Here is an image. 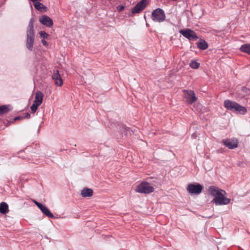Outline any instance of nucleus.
<instances>
[{
	"instance_id": "20",
	"label": "nucleus",
	"mask_w": 250,
	"mask_h": 250,
	"mask_svg": "<svg viewBox=\"0 0 250 250\" xmlns=\"http://www.w3.org/2000/svg\"><path fill=\"white\" fill-rule=\"evenodd\" d=\"M240 50L250 55V43H245L241 46Z\"/></svg>"
},
{
	"instance_id": "15",
	"label": "nucleus",
	"mask_w": 250,
	"mask_h": 250,
	"mask_svg": "<svg viewBox=\"0 0 250 250\" xmlns=\"http://www.w3.org/2000/svg\"><path fill=\"white\" fill-rule=\"evenodd\" d=\"M93 191L91 188H84L82 190L81 195L83 197H89L93 195Z\"/></svg>"
},
{
	"instance_id": "8",
	"label": "nucleus",
	"mask_w": 250,
	"mask_h": 250,
	"mask_svg": "<svg viewBox=\"0 0 250 250\" xmlns=\"http://www.w3.org/2000/svg\"><path fill=\"white\" fill-rule=\"evenodd\" d=\"M183 92L185 93V97L188 104H192L196 101L197 98L193 91L184 90Z\"/></svg>"
},
{
	"instance_id": "11",
	"label": "nucleus",
	"mask_w": 250,
	"mask_h": 250,
	"mask_svg": "<svg viewBox=\"0 0 250 250\" xmlns=\"http://www.w3.org/2000/svg\"><path fill=\"white\" fill-rule=\"evenodd\" d=\"M39 21L42 24L48 27H51L53 24L52 20L47 15L41 16L39 19Z\"/></svg>"
},
{
	"instance_id": "17",
	"label": "nucleus",
	"mask_w": 250,
	"mask_h": 250,
	"mask_svg": "<svg viewBox=\"0 0 250 250\" xmlns=\"http://www.w3.org/2000/svg\"><path fill=\"white\" fill-rule=\"evenodd\" d=\"M8 212L9 208L8 204L4 202L0 203V213L5 214Z\"/></svg>"
},
{
	"instance_id": "6",
	"label": "nucleus",
	"mask_w": 250,
	"mask_h": 250,
	"mask_svg": "<svg viewBox=\"0 0 250 250\" xmlns=\"http://www.w3.org/2000/svg\"><path fill=\"white\" fill-rule=\"evenodd\" d=\"M226 194V192L225 193L222 192L217 197H215L212 202L218 205H226L229 204L230 202V199L225 197V194Z\"/></svg>"
},
{
	"instance_id": "23",
	"label": "nucleus",
	"mask_w": 250,
	"mask_h": 250,
	"mask_svg": "<svg viewBox=\"0 0 250 250\" xmlns=\"http://www.w3.org/2000/svg\"><path fill=\"white\" fill-rule=\"evenodd\" d=\"M189 66L193 69H197L200 66V63L199 62H196L195 61L192 60L190 63Z\"/></svg>"
},
{
	"instance_id": "3",
	"label": "nucleus",
	"mask_w": 250,
	"mask_h": 250,
	"mask_svg": "<svg viewBox=\"0 0 250 250\" xmlns=\"http://www.w3.org/2000/svg\"><path fill=\"white\" fill-rule=\"evenodd\" d=\"M135 191L140 193L149 194L154 191V188L146 182H142L137 186Z\"/></svg>"
},
{
	"instance_id": "25",
	"label": "nucleus",
	"mask_w": 250,
	"mask_h": 250,
	"mask_svg": "<svg viewBox=\"0 0 250 250\" xmlns=\"http://www.w3.org/2000/svg\"><path fill=\"white\" fill-rule=\"evenodd\" d=\"M39 105H40L37 104L33 103V104L30 107L31 110L32 112V113H35L36 111V110H37V109L38 108V107Z\"/></svg>"
},
{
	"instance_id": "9",
	"label": "nucleus",
	"mask_w": 250,
	"mask_h": 250,
	"mask_svg": "<svg viewBox=\"0 0 250 250\" xmlns=\"http://www.w3.org/2000/svg\"><path fill=\"white\" fill-rule=\"evenodd\" d=\"M147 0H142L137 3L135 6L132 8L131 12L133 14L140 13L142 11L147 5Z\"/></svg>"
},
{
	"instance_id": "31",
	"label": "nucleus",
	"mask_w": 250,
	"mask_h": 250,
	"mask_svg": "<svg viewBox=\"0 0 250 250\" xmlns=\"http://www.w3.org/2000/svg\"><path fill=\"white\" fill-rule=\"evenodd\" d=\"M42 42L44 45L46 46L48 45L47 42L44 39L42 40Z\"/></svg>"
},
{
	"instance_id": "28",
	"label": "nucleus",
	"mask_w": 250,
	"mask_h": 250,
	"mask_svg": "<svg viewBox=\"0 0 250 250\" xmlns=\"http://www.w3.org/2000/svg\"><path fill=\"white\" fill-rule=\"evenodd\" d=\"M22 117H23V118L29 119L30 117V114L29 113H26L25 114V115Z\"/></svg>"
},
{
	"instance_id": "13",
	"label": "nucleus",
	"mask_w": 250,
	"mask_h": 250,
	"mask_svg": "<svg viewBox=\"0 0 250 250\" xmlns=\"http://www.w3.org/2000/svg\"><path fill=\"white\" fill-rule=\"evenodd\" d=\"M208 192L211 195L214 196V198L217 197L219 195V194H220L222 192H224V193H225V190L221 189L218 187L213 186L209 187Z\"/></svg>"
},
{
	"instance_id": "29",
	"label": "nucleus",
	"mask_w": 250,
	"mask_h": 250,
	"mask_svg": "<svg viewBox=\"0 0 250 250\" xmlns=\"http://www.w3.org/2000/svg\"><path fill=\"white\" fill-rule=\"evenodd\" d=\"M23 119V117H21V116H17V117H16L15 118H14V120H13V122L14 121H17V120H21V119Z\"/></svg>"
},
{
	"instance_id": "2",
	"label": "nucleus",
	"mask_w": 250,
	"mask_h": 250,
	"mask_svg": "<svg viewBox=\"0 0 250 250\" xmlns=\"http://www.w3.org/2000/svg\"><path fill=\"white\" fill-rule=\"evenodd\" d=\"M224 106L228 110L241 114H245L247 112V109L237 103L226 100L224 101Z\"/></svg>"
},
{
	"instance_id": "4",
	"label": "nucleus",
	"mask_w": 250,
	"mask_h": 250,
	"mask_svg": "<svg viewBox=\"0 0 250 250\" xmlns=\"http://www.w3.org/2000/svg\"><path fill=\"white\" fill-rule=\"evenodd\" d=\"M151 19L155 22H163L166 20V15L164 11L160 8L154 10L151 14Z\"/></svg>"
},
{
	"instance_id": "10",
	"label": "nucleus",
	"mask_w": 250,
	"mask_h": 250,
	"mask_svg": "<svg viewBox=\"0 0 250 250\" xmlns=\"http://www.w3.org/2000/svg\"><path fill=\"white\" fill-rule=\"evenodd\" d=\"M222 143L225 146L230 149H233L236 148L238 145V141L237 139H223L222 140Z\"/></svg>"
},
{
	"instance_id": "34",
	"label": "nucleus",
	"mask_w": 250,
	"mask_h": 250,
	"mask_svg": "<svg viewBox=\"0 0 250 250\" xmlns=\"http://www.w3.org/2000/svg\"><path fill=\"white\" fill-rule=\"evenodd\" d=\"M159 181H160V180H159ZM159 185H161V181H159Z\"/></svg>"
},
{
	"instance_id": "33",
	"label": "nucleus",
	"mask_w": 250,
	"mask_h": 250,
	"mask_svg": "<svg viewBox=\"0 0 250 250\" xmlns=\"http://www.w3.org/2000/svg\"><path fill=\"white\" fill-rule=\"evenodd\" d=\"M13 123V121L10 122H8L6 125V126H8V125H9Z\"/></svg>"
},
{
	"instance_id": "7",
	"label": "nucleus",
	"mask_w": 250,
	"mask_h": 250,
	"mask_svg": "<svg viewBox=\"0 0 250 250\" xmlns=\"http://www.w3.org/2000/svg\"><path fill=\"white\" fill-rule=\"evenodd\" d=\"M185 38L189 41H196L198 39V37L196 33L192 30L188 28L180 30L179 31Z\"/></svg>"
},
{
	"instance_id": "27",
	"label": "nucleus",
	"mask_w": 250,
	"mask_h": 250,
	"mask_svg": "<svg viewBox=\"0 0 250 250\" xmlns=\"http://www.w3.org/2000/svg\"><path fill=\"white\" fill-rule=\"evenodd\" d=\"M33 202L35 204V205L40 208L41 207L42 205V204L37 202V201L34 200Z\"/></svg>"
},
{
	"instance_id": "16",
	"label": "nucleus",
	"mask_w": 250,
	"mask_h": 250,
	"mask_svg": "<svg viewBox=\"0 0 250 250\" xmlns=\"http://www.w3.org/2000/svg\"><path fill=\"white\" fill-rule=\"evenodd\" d=\"M43 95L40 91H38L35 94V99L34 101V103L37 104L41 105L42 102Z\"/></svg>"
},
{
	"instance_id": "18",
	"label": "nucleus",
	"mask_w": 250,
	"mask_h": 250,
	"mask_svg": "<svg viewBox=\"0 0 250 250\" xmlns=\"http://www.w3.org/2000/svg\"><path fill=\"white\" fill-rule=\"evenodd\" d=\"M197 47L201 50H205L208 47V44L205 40H201L196 42Z\"/></svg>"
},
{
	"instance_id": "14",
	"label": "nucleus",
	"mask_w": 250,
	"mask_h": 250,
	"mask_svg": "<svg viewBox=\"0 0 250 250\" xmlns=\"http://www.w3.org/2000/svg\"><path fill=\"white\" fill-rule=\"evenodd\" d=\"M40 209L42 211V212L46 216H47L49 218L54 219L55 218V217L53 215V214L50 211V210L46 207L44 205H42L41 208H40Z\"/></svg>"
},
{
	"instance_id": "22",
	"label": "nucleus",
	"mask_w": 250,
	"mask_h": 250,
	"mask_svg": "<svg viewBox=\"0 0 250 250\" xmlns=\"http://www.w3.org/2000/svg\"><path fill=\"white\" fill-rule=\"evenodd\" d=\"M9 111L8 105H4L0 106V115L7 113Z\"/></svg>"
},
{
	"instance_id": "5",
	"label": "nucleus",
	"mask_w": 250,
	"mask_h": 250,
	"mask_svg": "<svg viewBox=\"0 0 250 250\" xmlns=\"http://www.w3.org/2000/svg\"><path fill=\"white\" fill-rule=\"evenodd\" d=\"M203 187L199 183L190 184L187 187L188 191L191 194L198 195L202 192Z\"/></svg>"
},
{
	"instance_id": "24",
	"label": "nucleus",
	"mask_w": 250,
	"mask_h": 250,
	"mask_svg": "<svg viewBox=\"0 0 250 250\" xmlns=\"http://www.w3.org/2000/svg\"><path fill=\"white\" fill-rule=\"evenodd\" d=\"M242 93L241 95L243 97H245L248 94V92L250 91V90L247 87L243 86L241 88Z\"/></svg>"
},
{
	"instance_id": "32",
	"label": "nucleus",
	"mask_w": 250,
	"mask_h": 250,
	"mask_svg": "<svg viewBox=\"0 0 250 250\" xmlns=\"http://www.w3.org/2000/svg\"><path fill=\"white\" fill-rule=\"evenodd\" d=\"M216 152L218 153H222L223 152V150H222V149H219L216 150Z\"/></svg>"
},
{
	"instance_id": "21",
	"label": "nucleus",
	"mask_w": 250,
	"mask_h": 250,
	"mask_svg": "<svg viewBox=\"0 0 250 250\" xmlns=\"http://www.w3.org/2000/svg\"><path fill=\"white\" fill-rule=\"evenodd\" d=\"M120 130L122 133H124L125 135H127V132H129L130 131L133 132L134 133V131L132 129H130V128L125 126L124 125H122L120 126Z\"/></svg>"
},
{
	"instance_id": "1",
	"label": "nucleus",
	"mask_w": 250,
	"mask_h": 250,
	"mask_svg": "<svg viewBox=\"0 0 250 250\" xmlns=\"http://www.w3.org/2000/svg\"><path fill=\"white\" fill-rule=\"evenodd\" d=\"M34 22V18H31L26 31V46L30 51L33 50V46L35 41Z\"/></svg>"
},
{
	"instance_id": "12",
	"label": "nucleus",
	"mask_w": 250,
	"mask_h": 250,
	"mask_svg": "<svg viewBox=\"0 0 250 250\" xmlns=\"http://www.w3.org/2000/svg\"><path fill=\"white\" fill-rule=\"evenodd\" d=\"M52 79L54 81L56 85L61 86L63 84L62 80L58 70H56L52 75Z\"/></svg>"
},
{
	"instance_id": "19",
	"label": "nucleus",
	"mask_w": 250,
	"mask_h": 250,
	"mask_svg": "<svg viewBox=\"0 0 250 250\" xmlns=\"http://www.w3.org/2000/svg\"><path fill=\"white\" fill-rule=\"evenodd\" d=\"M34 5L36 9L39 11L44 12L46 11L47 9V7L44 5L42 3L38 1L34 3Z\"/></svg>"
},
{
	"instance_id": "30",
	"label": "nucleus",
	"mask_w": 250,
	"mask_h": 250,
	"mask_svg": "<svg viewBox=\"0 0 250 250\" xmlns=\"http://www.w3.org/2000/svg\"><path fill=\"white\" fill-rule=\"evenodd\" d=\"M125 9V6L124 5H121L118 6V10L120 11L123 10Z\"/></svg>"
},
{
	"instance_id": "26",
	"label": "nucleus",
	"mask_w": 250,
	"mask_h": 250,
	"mask_svg": "<svg viewBox=\"0 0 250 250\" xmlns=\"http://www.w3.org/2000/svg\"><path fill=\"white\" fill-rule=\"evenodd\" d=\"M39 34L42 38H43V39H47L49 36V35L44 31H40L39 32Z\"/></svg>"
}]
</instances>
